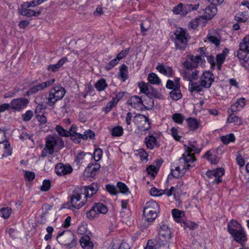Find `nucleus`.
<instances>
[{"instance_id":"f257e3e1","label":"nucleus","mask_w":249,"mask_h":249,"mask_svg":"<svg viewBox=\"0 0 249 249\" xmlns=\"http://www.w3.org/2000/svg\"><path fill=\"white\" fill-rule=\"evenodd\" d=\"M214 80L213 74L210 71H205L200 77V84L197 83H192L189 88L191 92L196 91L197 92L202 91L203 88L208 89L210 88Z\"/></svg>"},{"instance_id":"f03ea898","label":"nucleus","mask_w":249,"mask_h":249,"mask_svg":"<svg viewBox=\"0 0 249 249\" xmlns=\"http://www.w3.org/2000/svg\"><path fill=\"white\" fill-rule=\"evenodd\" d=\"M192 160V158L190 157H187V158H180L179 160L178 166L175 167V169L171 170V173L172 175L176 178H179L182 176L186 171L192 167L190 161Z\"/></svg>"},{"instance_id":"7ed1b4c3","label":"nucleus","mask_w":249,"mask_h":249,"mask_svg":"<svg viewBox=\"0 0 249 249\" xmlns=\"http://www.w3.org/2000/svg\"><path fill=\"white\" fill-rule=\"evenodd\" d=\"M56 240L58 243L64 245L68 249H71L76 245V240L74 234L70 231H63L58 233Z\"/></svg>"},{"instance_id":"20e7f679","label":"nucleus","mask_w":249,"mask_h":249,"mask_svg":"<svg viewBox=\"0 0 249 249\" xmlns=\"http://www.w3.org/2000/svg\"><path fill=\"white\" fill-rule=\"evenodd\" d=\"M175 43L176 49L184 50L188 41V35L185 30L178 28L175 33Z\"/></svg>"},{"instance_id":"39448f33","label":"nucleus","mask_w":249,"mask_h":249,"mask_svg":"<svg viewBox=\"0 0 249 249\" xmlns=\"http://www.w3.org/2000/svg\"><path fill=\"white\" fill-rule=\"evenodd\" d=\"M65 94V89L60 86L54 87L50 91L48 98H47V104L52 107L59 100L62 99Z\"/></svg>"},{"instance_id":"423d86ee","label":"nucleus","mask_w":249,"mask_h":249,"mask_svg":"<svg viewBox=\"0 0 249 249\" xmlns=\"http://www.w3.org/2000/svg\"><path fill=\"white\" fill-rule=\"evenodd\" d=\"M133 122L138 128L141 131H147L151 128L148 118L143 115L137 114L134 117Z\"/></svg>"},{"instance_id":"0eeeda50","label":"nucleus","mask_w":249,"mask_h":249,"mask_svg":"<svg viewBox=\"0 0 249 249\" xmlns=\"http://www.w3.org/2000/svg\"><path fill=\"white\" fill-rule=\"evenodd\" d=\"M224 172L223 168H219L213 170H208L206 172V175L212 183L218 184L222 181V176L224 174Z\"/></svg>"},{"instance_id":"6e6552de","label":"nucleus","mask_w":249,"mask_h":249,"mask_svg":"<svg viewBox=\"0 0 249 249\" xmlns=\"http://www.w3.org/2000/svg\"><path fill=\"white\" fill-rule=\"evenodd\" d=\"M239 47L237 54L239 58L247 62L249 59V57L247 56V53H249V35L244 38L240 44Z\"/></svg>"},{"instance_id":"1a4fd4ad","label":"nucleus","mask_w":249,"mask_h":249,"mask_svg":"<svg viewBox=\"0 0 249 249\" xmlns=\"http://www.w3.org/2000/svg\"><path fill=\"white\" fill-rule=\"evenodd\" d=\"M184 146L185 147V152L182 155V158H184L185 157V158H187L188 156L191 157L192 160L190 161V163L192 164L196 160L194 154L192 153L193 152L197 154L199 153L201 151V149L198 147L195 141L190 142L189 146L184 145Z\"/></svg>"},{"instance_id":"9d476101","label":"nucleus","mask_w":249,"mask_h":249,"mask_svg":"<svg viewBox=\"0 0 249 249\" xmlns=\"http://www.w3.org/2000/svg\"><path fill=\"white\" fill-rule=\"evenodd\" d=\"M159 242L162 245H165L171 237V231L166 225H162L160 226L159 232Z\"/></svg>"},{"instance_id":"9b49d317","label":"nucleus","mask_w":249,"mask_h":249,"mask_svg":"<svg viewBox=\"0 0 249 249\" xmlns=\"http://www.w3.org/2000/svg\"><path fill=\"white\" fill-rule=\"evenodd\" d=\"M217 9L216 6L210 4L205 9H202L199 11L201 17L207 20L212 18L217 13Z\"/></svg>"},{"instance_id":"f8f14e48","label":"nucleus","mask_w":249,"mask_h":249,"mask_svg":"<svg viewBox=\"0 0 249 249\" xmlns=\"http://www.w3.org/2000/svg\"><path fill=\"white\" fill-rule=\"evenodd\" d=\"M57 143L56 139L53 136H49L46 138L45 147L43 149L42 153V156L44 157L46 154H44V151L46 153L52 155L54 152V147Z\"/></svg>"},{"instance_id":"ddd939ff","label":"nucleus","mask_w":249,"mask_h":249,"mask_svg":"<svg viewBox=\"0 0 249 249\" xmlns=\"http://www.w3.org/2000/svg\"><path fill=\"white\" fill-rule=\"evenodd\" d=\"M29 101L24 98L14 99L11 102V107L16 111H20L28 105Z\"/></svg>"},{"instance_id":"4468645a","label":"nucleus","mask_w":249,"mask_h":249,"mask_svg":"<svg viewBox=\"0 0 249 249\" xmlns=\"http://www.w3.org/2000/svg\"><path fill=\"white\" fill-rule=\"evenodd\" d=\"M176 189L174 187H171L169 190H161L158 189L155 187H153L151 189L150 193L151 196H158L165 194L167 196H170L173 194L175 195Z\"/></svg>"},{"instance_id":"2eb2a0df","label":"nucleus","mask_w":249,"mask_h":249,"mask_svg":"<svg viewBox=\"0 0 249 249\" xmlns=\"http://www.w3.org/2000/svg\"><path fill=\"white\" fill-rule=\"evenodd\" d=\"M55 170L56 174L60 176L70 174L72 171V168L70 164H64L62 163H57Z\"/></svg>"},{"instance_id":"dca6fc26","label":"nucleus","mask_w":249,"mask_h":249,"mask_svg":"<svg viewBox=\"0 0 249 249\" xmlns=\"http://www.w3.org/2000/svg\"><path fill=\"white\" fill-rule=\"evenodd\" d=\"M70 203L71 207L76 209H80L82 208L85 202L83 200H81V196L79 193H74L71 196Z\"/></svg>"},{"instance_id":"f3484780","label":"nucleus","mask_w":249,"mask_h":249,"mask_svg":"<svg viewBox=\"0 0 249 249\" xmlns=\"http://www.w3.org/2000/svg\"><path fill=\"white\" fill-rule=\"evenodd\" d=\"M156 136V133L150 132L145 138V142L148 148L153 149L155 147L158 146Z\"/></svg>"},{"instance_id":"a211bd4d","label":"nucleus","mask_w":249,"mask_h":249,"mask_svg":"<svg viewBox=\"0 0 249 249\" xmlns=\"http://www.w3.org/2000/svg\"><path fill=\"white\" fill-rule=\"evenodd\" d=\"M156 69L162 74L167 76L172 77L173 71L171 67L159 64L156 67Z\"/></svg>"},{"instance_id":"6ab92c4d","label":"nucleus","mask_w":249,"mask_h":249,"mask_svg":"<svg viewBox=\"0 0 249 249\" xmlns=\"http://www.w3.org/2000/svg\"><path fill=\"white\" fill-rule=\"evenodd\" d=\"M242 228L241 225L236 220H231L228 225V230L230 234H235L236 232Z\"/></svg>"},{"instance_id":"aec40b11","label":"nucleus","mask_w":249,"mask_h":249,"mask_svg":"<svg viewBox=\"0 0 249 249\" xmlns=\"http://www.w3.org/2000/svg\"><path fill=\"white\" fill-rule=\"evenodd\" d=\"M235 241L238 243H242L247 240V238L246 233L242 228L238 231L235 234H231Z\"/></svg>"},{"instance_id":"412c9836","label":"nucleus","mask_w":249,"mask_h":249,"mask_svg":"<svg viewBox=\"0 0 249 249\" xmlns=\"http://www.w3.org/2000/svg\"><path fill=\"white\" fill-rule=\"evenodd\" d=\"M98 184L97 183H93L90 185L86 187L85 190L86 193L85 196L86 197H91L94 194H96L98 190Z\"/></svg>"},{"instance_id":"4be33fe9","label":"nucleus","mask_w":249,"mask_h":249,"mask_svg":"<svg viewBox=\"0 0 249 249\" xmlns=\"http://www.w3.org/2000/svg\"><path fill=\"white\" fill-rule=\"evenodd\" d=\"M80 242L82 247L84 249H92L93 247V243L90 241L89 237L87 235L82 236Z\"/></svg>"},{"instance_id":"5701e85b","label":"nucleus","mask_w":249,"mask_h":249,"mask_svg":"<svg viewBox=\"0 0 249 249\" xmlns=\"http://www.w3.org/2000/svg\"><path fill=\"white\" fill-rule=\"evenodd\" d=\"M245 98H241L231 106V110L232 113H234L243 108L245 106Z\"/></svg>"},{"instance_id":"b1692460","label":"nucleus","mask_w":249,"mask_h":249,"mask_svg":"<svg viewBox=\"0 0 249 249\" xmlns=\"http://www.w3.org/2000/svg\"><path fill=\"white\" fill-rule=\"evenodd\" d=\"M159 213L152 212L149 210H144L143 211V214L145 221L151 222L154 221L158 216Z\"/></svg>"},{"instance_id":"393cba45","label":"nucleus","mask_w":249,"mask_h":249,"mask_svg":"<svg viewBox=\"0 0 249 249\" xmlns=\"http://www.w3.org/2000/svg\"><path fill=\"white\" fill-rule=\"evenodd\" d=\"M68 61V58L64 57L60 59L57 64L54 65H50L48 66V71H51L53 72H55L58 70Z\"/></svg>"},{"instance_id":"a878e982","label":"nucleus","mask_w":249,"mask_h":249,"mask_svg":"<svg viewBox=\"0 0 249 249\" xmlns=\"http://www.w3.org/2000/svg\"><path fill=\"white\" fill-rule=\"evenodd\" d=\"M143 209L149 210L158 213H160V207L159 205L156 201L152 200L146 203Z\"/></svg>"},{"instance_id":"bb28decb","label":"nucleus","mask_w":249,"mask_h":249,"mask_svg":"<svg viewBox=\"0 0 249 249\" xmlns=\"http://www.w3.org/2000/svg\"><path fill=\"white\" fill-rule=\"evenodd\" d=\"M19 12L22 15L27 17L38 16L41 14L40 10L36 11L32 9L26 10L25 8L23 9H19Z\"/></svg>"},{"instance_id":"cd10ccee","label":"nucleus","mask_w":249,"mask_h":249,"mask_svg":"<svg viewBox=\"0 0 249 249\" xmlns=\"http://www.w3.org/2000/svg\"><path fill=\"white\" fill-rule=\"evenodd\" d=\"M198 71L195 70L194 71H193L192 70H191V71H189V73H185L184 75V78L188 81H190V83L189 85V87H190V85L192 83H194L192 81V80H197L198 78Z\"/></svg>"},{"instance_id":"c85d7f7f","label":"nucleus","mask_w":249,"mask_h":249,"mask_svg":"<svg viewBox=\"0 0 249 249\" xmlns=\"http://www.w3.org/2000/svg\"><path fill=\"white\" fill-rule=\"evenodd\" d=\"M129 105L134 108L138 107L140 105L142 104V99L138 96H133L131 97L127 101Z\"/></svg>"},{"instance_id":"c756f323","label":"nucleus","mask_w":249,"mask_h":249,"mask_svg":"<svg viewBox=\"0 0 249 249\" xmlns=\"http://www.w3.org/2000/svg\"><path fill=\"white\" fill-rule=\"evenodd\" d=\"M101 166L97 163H89L85 171L88 173L90 172V176L93 177L95 175V173L100 168Z\"/></svg>"},{"instance_id":"7c9ffc66","label":"nucleus","mask_w":249,"mask_h":249,"mask_svg":"<svg viewBox=\"0 0 249 249\" xmlns=\"http://www.w3.org/2000/svg\"><path fill=\"white\" fill-rule=\"evenodd\" d=\"M188 126L191 130H196L199 125V122L195 118H189L187 120Z\"/></svg>"},{"instance_id":"2f4dec72","label":"nucleus","mask_w":249,"mask_h":249,"mask_svg":"<svg viewBox=\"0 0 249 249\" xmlns=\"http://www.w3.org/2000/svg\"><path fill=\"white\" fill-rule=\"evenodd\" d=\"M227 123H234L235 125H240L242 124V120L237 116L234 115L233 113H232L227 118Z\"/></svg>"},{"instance_id":"473e14b6","label":"nucleus","mask_w":249,"mask_h":249,"mask_svg":"<svg viewBox=\"0 0 249 249\" xmlns=\"http://www.w3.org/2000/svg\"><path fill=\"white\" fill-rule=\"evenodd\" d=\"M147 79L151 84L160 85L161 83V80L156 73L153 72L148 74Z\"/></svg>"},{"instance_id":"72a5a7b5","label":"nucleus","mask_w":249,"mask_h":249,"mask_svg":"<svg viewBox=\"0 0 249 249\" xmlns=\"http://www.w3.org/2000/svg\"><path fill=\"white\" fill-rule=\"evenodd\" d=\"M204 156L211 162L212 164H215L218 161V159L214 152H212L211 151H208L205 154Z\"/></svg>"},{"instance_id":"f704fd0d","label":"nucleus","mask_w":249,"mask_h":249,"mask_svg":"<svg viewBox=\"0 0 249 249\" xmlns=\"http://www.w3.org/2000/svg\"><path fill=\"white\" fill-rule=\"evenodd\" d=\"M198 5H195V6L192 4H187L185 5L182 6V8H181V14L180 15L185 16L188 13L191 12L192 10L194 9H197Z\"/></svg>"},{"instance_id":"c9c22d12","label":"nucleus","mask_w":249,"mask_h":249,"mask_svg":"<svg viewBox=\"0 0 249 249\" xmlns=\"http://www.w3.org/2000/svg\"><path fill=\"white\" fill-rule=\"evenodd\" d=\"M220 139L224 144H228L231 142H234L235 138L233 134L231 133L221 136Z\"/></svg>"},{"instance_id":"e433bc0d","label":"nucleus","mask_w":249,"mask_h":249,"mask_svg":"<svg viewBox=\"0 0 249 249\" xmlns=\"http://www.w3.org/2000/svg\"><path fill=\"white\" fill-rule=\"evenodd\" d=\"M107 84L104 79L99 80L95 84V88L99 91L104 90L107 87Z\"/></svg>"},{"instance_id":"4c0bfd02","label":"nucleus","mask_w":249,"mask_h":249,"mask_svg":"<svg viewBox=\"0 0 249 249\" xmlns=\"http://www.w3.org/2000/svg\"><path fill=\"white\" fill-rule=\"evenodd\" d=\"M95 210L98 213L105 214L107 212V207L104 204L101 203H96L93 206Z\"/></svg>"},{"instance_id":"58836bf2","label":"nucleus","mask_w":249,"mask_h":249,"mask_svg":"<svg viewBox=\"0 0 249 249\" xmlns=\"http://www.w3.org/2000/svg\"><path fill=\"white\" fill-rule=\"evenodd\" d=\"M162 245L158 241L149 240L145 249H160V246Z\"/></svg>"},{"instance_id":"ea45409f","label":"nucleus","mask_w":249,"mask_h":249,"mask_svg":"<svg viewBox=\"0 0 249 249\" xmlns=\"http://www.w3.org/2000/svg\"><path fill=\"white\" fill-rule=\"evenodd\" d=\"M173 217L177 222L180 221V218L184 215L183 212L174 209L172 211Z\"/></svg>"},{"instance_id":"a19ab883","label":"nucleus","mask_w":249,"mask_h":249,"mask_svg":"<svg viewBox=\"0 0 249 249\" xmlns=\"http://www.w3.org/2000/svg\"><path fill=\"white\" fill-rule=\"evenodd\" d=\"M170 97L174 100H178L181 97V93L179 88H176L170 92Z\"/></svg>"},{"instance_id":"79ce46f5","label":"nucleus","mask_w":249,"mask_h":249,"mask_svg":"<svg viewBox=\"0 0 249 249\" xmlns=\"http://www.w3.org/2000/svg\"><path fill=\"white\" fill-rule=\"evenodd\" d=\"M94 132L90 130H88L85 131L84 134H81V136H79V139H82L84 140H86L88 138L92 139L94 138Z\"/></svg>"},{"instance_id":"37998d69","label":"nucleus","mask_w":249,"mask_h":249,"mask_svg":"<svg viewBox=\"0 0 249 249\" xmlns=\"http://www.w3.org/2000/svg\"><path fill=\"white\" fill-rule=\"evenodd\" d=\"M127 67L124 64L121 66L120 69V76L124 81L127 78Z\"/></svg>"},{"instance_id":"c03bdc74","label":"nucleus","mask_w":249,"mask_h":249,"mask_svg":"<svg viewBox=\"0 0 249 249\" xmlns=\"http://www.w3.org/2000/svg\"><path fill=\"white\" fill-rule=\"evenodd\" d=\"M151 24L149 20H144L141 24V30L143 35H145V32H146L150 27Z\"/></svg>"},{"instance_id":"a18cd8bd","label":"nucleus","mask_w":249,"mask_h":249,"mask_svg":"<svg viewBox=\"0 0 249 249\" xmlns=\"http://www.w3.org/2000/svg\"><path fill=\"white\" fill-rule=\"evenodd\" d=\"M55 130L58 133L59 135L61 137H69L70 136V133L68 131L64 129L61 125H56Z\"/></svg>"},{"instance_id":"49530a36","label":"nucleus","mask_w":249,"mask_h":249,"mask_svg":"<svg viewBox=\"0 0 249 249\" xmlns=\"http://www.w3.org/2000/svg\"><path fill=\"white\" fill-rule=\"evenodd\" d=\"M77 129V126L74 124H72L70 130L68 131L70 133V136L74 137L76 139H79V136H81V134L76 132Z\"/></svg>"},{"instance_id":"de8ad7c7","label":"nucleus","mask_w":249,"mask_h":249,"mask_svg":"<svg viewBox=\"0 0 249 249\" xmlns=\"http://www.w3.org/2000/svg\"><path fill=\"white\" fill-rule=\"evenodd\" d=\"M139 88L141 92L147 94L149 97H152V94H150L148 91V86L146 83L144 82L140 83L139 84Z\"/></svg>"},{"instance_id":"09e8293b","label":"nucleus","mask_w":249,"mask_h":249,"mask_svg":"<svg viewBox=\"0 0 249 249\" xmlns=\"http://www.w3.org/2000/svg\"><path fill=\"white\" fill-rule=\"evenodd\" d=\"M12 210L10 208H3L0 210V216L3 217L4 219L9 218L11 213Z\"/></svg>"},{"instance_id":"8fccbe9b","label":"nucleus","mask_w":249,"mask_h":249,"mask_svg":"<svg viewBox=\"0 0 249 249\" xmlns=\"http://www.w3.org/2000/svg\"><path fill=\"white\" fill-rule=\"evenodd\" d=\"M184 67L187 69L185 71V73H189V71L192 70V69L195 68L196 67L193 64L192 61L190 59V60H186L183 63Z\"/></svg>"},{"instance_id":"3c124183","label":"nucleus","mask_w":249,"mask_h":249,"mask_svg":"<svg viewBox=\"0 0 249 249\" xmlns=\"http://www.w3.org/2000/svg\"><path fill=\"white\" fill-rule=\"evenodd\" d=\"M98 215V213L97 212L93 206L92 208L87 213V217L89 220H93Z\"/></svg>"},{"instance_id":"603ef678","label":"nucleus","mask_w":249,"mask_h":249,"mask_svg":"<svg viewBox=\"0 0 249 249\" xmlns=\"http://www.w3.org/2000/svg\"><path fill=\"white\" fill-rule=\"evenodd\" d=\"M117 186L121 193L127 195L130 193L128 187L124 183L119 182Z\"/></svg>"},{"instance_id":"864d4df0","label":"nucleus","mask_w":249,"mask_h":249,"mask_svg":"<svg viewBox=\"0 0 249 249\" xmlns=\"http://www.w3.org/2000/svg\"><path fill=\"white\" fill-rule=\"evenodd\" d=\"M123 131L121 126H117L112 128L111 134L113 136L119 137L122 135Z\"/></svg>"},{"instance_id":"5fc2aeb1","label":"nucleus","mask_w":249,"mask_h":249,"mask_svg":"<svg viewBox=\"0 0 249 249\" xmlns=\"http://www.w3.org/2000/svg\"><path fill=\"white\" fill-rule=\"evenodd\" d=\"M184 119V116L180 113H175L172 115V119L173 121L178 124H181Z\"/></svg>"},{"instance_id":"6e6d98bb","label":"nucleus","mask_w":249,"mask_h":249,"mask_svg":"<svg viewBox=\"0 0 249 249\" xmlns=\"http://www.w3.org/2000/svg\"><path fill=\"white\" fill-rule=\"evenodd\" d=\"M103 151L101 149L97 148L94 152V159L96 161H99L102 157Z\"/></svg>"},{"instance_id":"4d7b16f0","label":"nucleus","mask_w":249,"mask_h":249,"mask_svg":"<svg viewBox=\"0 0 249 249\" xmlns=\"http://www.w3.org/2000/svg\"><path fill=\"white\" fill-rule=\"evenodd\" d=\"M207 39L208 41L210 42L211 43L214 44L216 46H218L220 44V39L216 36H208Z\"/></svg>"},{"instance_id":"13d9d810","label":"nucleus","mask_w":249,"mask_h":249,"mask_svg":"<svg viewBox=\"0 0 249 249\" xmlns=\"http://www.w3.org/2000/svg\"><path fill=\"white\" fill-rule=\"evenodd\" d=\"M33 116V112L31 110H27L25 113L22 115V118L24 121H30Z\"/></svg>"},{"instance_id":"bf43d9fd","label":"nucleus","mask_w":249,"mask_h":249,"mask_svg":"<svg viewBox=\"0 0 249 249\" xmlns=\"http://www.w3.org/2000/svg\"><path fill=\"white\" fill-rule=\"evenodd\" d=\"M146 170L149 175L154 177L158 172V169L154 165L149 166L147 168Z\"/></svg>"},{"instance_id":"052dcab7","label":"nucleus","mask_w":249,"mask_h":249,"mask_svg":"<svg viewBox=\"0 0 249 249\" xmlns=\"http://www.w3.org/2000/svg\"><path fill=\"white\" fill-rule=\"evenodd\" d=\"M51 187V181L49 180H44L43 181L42 185L40 187V189L42 191H48Z\"/></svg>"},{"instance_id":"680f3d73","label":"nucleus","mask_w":249,"mask_h":249,"mask_svg":"<svg viewBox=\"0 0 249 249\" xmlns=\"http://www.w3.org/2000/svg\"><path fill=\"white\" fill-rule=\"evenodd\" d=\"M24 177L26 180L29 181H31L34 180L35 178V174L33 172H30L28 171H24Z\"/></svg>"},{"instance_id":"e2e57ef3","label":"nucleus","mask_w":249,"mask_h":249,"mask_svg":"<svg viewBox=\"0 0 249 249\" xmlns=\"http://www.w3.org/2000/svg\"><path fill=\"white\" fill-rule=\"evenodd\" d=\"M171 135L174 139L177 141H179L181 137L178 135V129L176 127H172L171 129Z\"/></svg>"},{"instance_id":"0e129e2a","label":"nucleus","mask_w":249,"mask_h":249,"mask_svg":"<svg viewBox=\"0 0 249 249\" xmlns=\"http://www.w3.org/2000/svg\"><path fill=\"white\" fill-rule=\"evenodd\" d=\"M216 63L218 68L219 69H220L221 66L224 61L225 60V57H224V54H218L216 55Z\"/></svg>"},{"instance_id":"69168bd1","label":"nucleus","mask_w":249,"mask_h":249,"mask_svg":"<svg viewBox=\"0 0 249 249\" xmlns=\"http://www.w3.org/2000/svg\"><path fill=\"white\" fill-rule=\"evenodd\" d=\"M132 114L131 112H128L126 114V118H125V122L127 125V129L130 131L132 130V128L131 127H129V125H130L131 123V119L132 118Z\"/></svg>"},{"instance_id":"338daca9","label":"nucleus","mask_w":249,"mask_h":249,"mask_svg":"<svg viewBox=\"0 0 249 249\" xmlns=\"http://www.w3.org/2000/svg\"><path fill=\"white\" fill-rule=\"evenodd\" d=\"M4 145V148L5 149V153L2 155V156H8L12 154V150L10 148V144L8 142H5Z\"/></svg>"},{"instance_id":"774afa93","label":"nucleus","mask_w":249,"mask_h":249,"mask_svg":"<svg viewBox=\"0 0 249 249\" xmlns=\"http://www.w3.org/2000/svg\"><path fill=\"white\" fill-rule=\"evenodd\" d=\"M235 19L239 22H244L246 21L247 19V15L246 14L238 13L235 17Z\"/></svg>"}]
</instances>
